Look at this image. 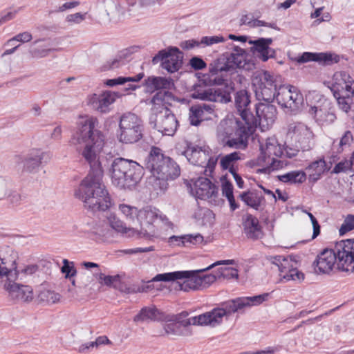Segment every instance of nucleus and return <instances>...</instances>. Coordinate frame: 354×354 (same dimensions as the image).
Returning <instances> with one entry per match:
<instances>
[{
	"label": "nucleus",
	"mask_w": 354,
	"mask_h": 354,
	"mask_svg": "<svg viewBox=\"0 0 354 354\" xmlns=\"http://www.w3.org/2000/svg\"><path fill=\"white\" fill-rule=\"evenodd\" d=\"M95 120L81 116L77 122L75 131L70 140L88 162L91 171L82 181L75 196L84 206L93 211H105L111 205V198L102 183L104 169L109 168L112 183L120 188H131L136 185L143 174V167L137 162L117 158L103 151L104 138L95 129Z\"/></svg>",
	"instance_id": "nucleus-1"
},
{
	"label": "nucleus",
	"mask_w": 354,
	"mask_h": 354,
	"mask_svg": "<svg viewBox=\"0 0 354 354\" xmlns=\"http://www.w3.org/2000/svg\"><path fill=\"white\" fill-rule=\"evenodd\" d=\"M234 102L242 120H222L217 128V136L224 145L239 149L246 146L248 138L254 131L256 120L250 111V100L245 90L236 92Z\"/></svg>",
	"instance_id": "nucleus-2"
},
{
	"label": "nucleus",
	"mask_w": 354,
	"mask_h": 354,
	"mask_svg": "<svg viewBox=\"0 0 354 354\" xmlns=\"http://www.w3.org/2000/svg\"><path fill=\"white\" fill-rule=\"evenodd\" d=\"M315 272L328 274L337 265L338 269H354V239L338 241L331 249L324 250L314 262Z\"/></svg>",
	"instance_id": "nucleus-3"
},
{
	"label": "nucleus",
	"mask_w": 354,
	"mask_h": 354,
	"mask_svg": "<svg viewBox=\"0 0 354 354\" xmlns=\"http://www.w3.org/2000/svg\"><path fill=\"white\" fill-rule=\"evenodd\" d=\"M145 167L152 174L150 183L160 193L167 189L168 180H174L180 175L179 166L156 147H151L145 160Z\"/></svg>",
	"instance_id": "nucleus-4"
},
{
	"label": "nucleus",
	"mask_w": 354,
	"mask_h": 354,
	"mask_svg": "<svg viewBox=\"0 0 354 354\" xmlns=\"http://www.w3.org/2000/svg\"><path fill=\"white\" fill-rule=\"evenodd\" d=\"M234 260H224L217 261L206 268L192 270V271H176L172 272L158 274L153 277L154 281H171L175 280H181L177 281L175 286V290L189 292L190 290H197L201 289V279L199 273L210 270L217 265H232Z\"/></svg>",
	"instance_id": "nucleus-5"
},
{
	"label": "nucleus",
	"mask_w": 354,
	"mask_h": 354,
	"mask_svg": "<svg viewBox=\"0 0 354 354\" xmlns=\"http://www.w3.org/2000/svg\"><path fill=\"white\" fill-rule=\"evenodd\" d=\"M331 91L339 109L346 113H354V80L346 72L334 74Z\"/></svg>",
	"instance_id": "nucleus-6"
},
{
	"label": "nucleus",
	"mask_w": 354,
	"mask_h": 354,
	"mask_svg": "<svg viewBox=\"0 0 354 354\" xmlns=\"http://www.w3.org/2000/svg\"><path fill=\"white\" fill-rule=\"evenodd\" d=\"M261 154L259 157V163L265 166L263 170L270 174L271 171L283 169L288 165L286 160L282 158L283 151L282 146L274 137L267 138L260 142Z\"/></svg>",
	"instance_id": "nucleus-7"
},
{
	"label": "nucleus",
	"mask_w": 354,
	"mask_h": 354,
	"mask_svg": "<svg viewBox=\"0 0 354 354\" xmlns=\"http://www.w3.org/2000/svg\"><path fill=\"white\" fill-rule=\"evenodd\" d=\"M144 127L140 117L135 113L128 112L120 116L118 140L124 144H133L142 138Z\"/></svg>",
	"instance_id": "nucleus-8"
},
{
	"label": "nucleus",
	"mask_w": 354,
	"mask_h": 354,
	"mask_svg": "<svg viewBox=\"0 0 354 354\" xmlns=\"http://www.w3.org/2000/svg\"><path fill=\"white\" fill-rule=\"evenodd\" d=\"M138 224L133 227L140 237L151 239L157 236V228L155 222L160 219L165 225L170 227L171 222L165 216L159 214V210L156 208L146 207L139 210L136 218Z\"/></svg>",
	"instance_id": "nucleus-9"
},
{
	"label": "nucleus",
	"mask_w": 354,
	"mask_h": 354,
	"mask_svg": "<svg viewBox=\"0 0 354 354\" xmlns=\"http://www.w3.org/2000/svg\"><path fill=\"white\" fill-rule=\"evenodd\" d=\"M276 100L284 112L297 115L303 109V95L293 86H280L277 90Z\"/></svg>",
	"instance_id": "nucleus-10"
},
{
	"label": "nucleus",
	"mask_w": 354,
	"mask_h": 354,
	"mask_svg": "<svg viewBox=\"0 0 354 354\" xmlns=\"http://www.w3.org/2000/svg\"><path fill=\"white\" fill-rule=\"evenodd\" d=\"M252 84L257 100L271 102L276 99L277 85L269 73H255L252 76Z\"/></svg>",
	"instance_id": "nucleus-11"
},
{
	"label": "nucleus",
	"mask_w": 354,
	"mask_h": 354,
	"mask_svg": "<svg viewBox=\"0 0 354 354\" xmlns=\"http://www.w3.org/2000/svg\"><path fill=\"white\" fill-rule=\"evenodd\" d=\"M149 124L164 135L173 136L178 127L175 115L166 106L151 108Z\"/></svg>",
	"instance_id": "nucleus-12"
},
{
	"label": "nucleus",
	"mask_w": 354,
	"mask_h": 354,
	"mask_svg": "<svg viewBox=\"0 0 354 354\" xmlns=\"http://www.w3.org/2000/svg\"><path fill=\"white\" fill-rule=\"evenodd\" d=\"M234 88L231 84L221 87H206L198 86L192 93L194 99L219 103H227L231 101V93Z\"/></svg>",
	"instance_id": "nucleus-13"
},
{
	"label": "nucleus",
	"mask_w": 354,
	"mask_h": 354,
	"mask_svg": "<svg viewBox=\"0 0 354 354\" xmlns=\"http://www.w3.org/2000/svg\"><path fill=\"white\" fill-rule=\"evenodd\" d=\"M268 260L272 264L271 268L279 272L280 281L304 279V274L295 267V263L292 259L283 256H270Z\"/></svg>",
	"instance_id": "nucleus-14"
},
{
	"label": "nucleus",
	"mask_w": 354,
	"mask_h": 354,
	"mask_svg": "<svg viewBox=\"0 0 354 354\" xmlns=\"http://www.w3.org/2000/svg\"><path fill=\"white\" fill-rule=\"evenodd\" d=\"M268 293L252 297H242L221 304L220 309L224 311V317L243 310L245 308L258 306L267 300Z\"/></svg>",
	"instance_id": "nucleus-15"
},
{
	"label": "nucleus",
	"mask_w": 354,
	"mask_h": 354,
	"mask_svg": "<svg viewBox=\"0 0 354 354\" xmlns=\"http://www.w3.org/2000/svg\"><path fill=\"white\" fill-rule=\"evenodd\" d=\"M288 133H292L298 147L304 151H309L315 146L314 133L302 122H292L288 125Z\"/></svg>",
	"instance_id": "nucleus-16"
},
{
	"label": "nucleus",
	"mask_w": 354,
	"mask_h": 354,
	"mask_svg": "<svg viewBox=\"0 0 354 354\" xmlns=\"http://www.w3.org/2000/svg\"><path fill=\"white\" fill-rule=\"evenodd\" d=\"M161 62L162 67L169 73L177 71L182 64V56L178 48L170 47L162 50L152 59L153 64Z\"/></svg>",
	"instance_id": "nucleus-17"
},
{
	"label": "nucleus",
	"mask_w": 354,
	"mask_h": 354,
	"mask_svg": "<svg viewBox=\"0 0 354 354\" xmlns=\"http://www.w3.org/2000/svg\"><path fill=\"white\" fill-rule=\"evenodd\" d=\"M119 95L117 93L106 91L100 93H93L86 98L87 105L93 109L105 113L110 111V106L114 103Z\"/></svg>",
	"instance_id": "nucleus-18"
},
{
	"label": "nucleus",
	"mask_w": 354,
	"mask_h": 354,
	"mask_svg": "<svg viewBox=\"0 0 354 354\" xmlns=\"http://www.w3.org/2000/svg\"><path fill=\"white\" fill-rule=\"evenodd\" d=\"M17 253L12 248L6 246L0 250V266L6 272L8 281H15L17 279Z\"/></svg>",
	"instance_id": "nucleus-19"
},
{
	"label": "nucleus",
	"mask_w": 354,
	"mask_h": 354,
	"mask_svg": "<svg viewBox=\"0 0 354 354\" xmlns=\"http://www.w3.org/2000/svg\"><path fill=\"white\" fill-rule=\"evenodd\" d=\"M18 160H21L23 171L29 174H35L38 171L42 161L47 162L50 160V154L38 149H33L24 156H18Z\"/></svg>",
	"instance_id": "nucleus-20"
},
{
	"label": "nucleus",
	"mask_w": 354,
	"mask_h": 354,
	"mask_svg": "<svg viewBox=\"0 0 354 354\" xmlns=\"http://www.w3.org/2000/svg\"><path fill=\"white\" fill-rule=\"evenodd\" d=\"M223 317L224 311L218 307L198 316L190 317V320L185 322V324L208 326L214 328L222 324Z\"/></svg>",
	"instance_id": "nucleus-21"
},
{
	"label": "nucleus",
	"mask_w": 354,
	"mask_h": 354,
	"mask_svg": "<svg viewBox=\"0 0 354 354\" xmlns=\"http://www.w3.org/2000/svg\"><path fill=\"white\" fill-rule=\"evenodd\" d=\"M256 124L254 129L259 125L262 129L271 126L277 118L276 107L268 103H259L256 106Z\"/></svg>",
	"instance_id": "nucleus-22"
},
{
	"label": "nucleus",
	"mask_w": 354,
	"mask_h": 354,
	"mask_svg": "<svg viewBox=\"0 0 354 354\" xmlns=\"http://www.w3.org/2000/svg\"><path fill=\"white\" fill-rule=\"evenodd\" d=\"M330 103L326 99L320 100L317 104L311 106L308 113L321 124H330L336 119L335 115L330 111Z\"/></svg>",
	"instance_id": "nucleus-23"
},
{
	"label": "nucleus",
	"mask_w": 354,
	"mask_h": 354,
	"mask_svg": "<svg viewBox=\"0 0 354 354\" xmlns=\"http://www.w3.org/2000/svg\"><path fill=\"white\" fill-rule=\"evenodd\" d=\"M171 320L169 315L165 314L153 305L142 308L139 313L133 317L135 323Z\"/></svg>",
	"instance_id": "nucleus-24"
},
{
	"label": "nucleus",
	"mask_w": 354,
	"mask_h": 354,
	"mask_svg": "<svg viewBox=\"0 0 354 354\" xmlns=\"http://www.w3.org/2000/svg\"><path fill=\"white\" fill-rule=\"evenodd\" d=\"M248 43L252 45L250 50L263 62L275 57V50L270 47L272 43V38H259L256 40H250Z\"/></svg>",
	"instance_id": "nucleus-25"
},
{
	"label": "nucleus",
	"mask_w": 354,
	"mask_h": 354,
	"mask_svg": "<svg viewBox=\"0 0 354 354\" xmlns=\"http://www.w3.org/2000/svg\"><path fill=\"white\" fill-rule=\"evenodd\" d=\"M5 288L9 292L10 297L15 300L27 302L33 299L32 288L29 286L20 285L15 281H8Z\"/></svg>",
	"instance_id": "nucleus-26"
},
{
	"label": "nucleus",
	"mask_w": 354,
	"mask_h": 354,
	"mask_svg": "<svg viewBox=\"0 0 354 354\" xmlns=\"http://www.w3.org/2000/svg\"><path fill=\"white\" fill-rule=\"evenodd\" d=\"M188 315L187 312H183L179 314L175 319L169 315L171 319L169 323H167L163 326L164 335L169 337L181 336L185 334V328L191 324H185V322L190 320V318L183 319Z\"/></svg>",
	"instance_id": "nucleus-27"
},
{
	"label": "nucleus",
	"mask_w": 354,
	"mask_h": 354,
	"mask_svg": "<svg viewBox=\"0 0 354 354\" xmlns=\"http://www.w3.org/2000/svg\"><path fill=\"white\" fill-rule=\"evenodd\" d=\"M214 111V106L212 105L203 104L192 106L189 113L190 124L198 126L202 121L209 120Z\"/></svg>",
	"instance_id": "nucleus-28"
},
{
	"label": "nucleus",
	"mask_w": 354,
	"mask_h": 354,
	"mask_svg": "<svg viewBox=\"0 0 354 354\" xmlns=\"http://www.w3.org/2000/svg\"><path fill=\"white\" fill-rule=\"evenodd\" d=\"M212 153L209 147H189L185 151V156L188 161L194 165L203 167L208 159V156Z\"/></svg>",
	"instance_id": "nucleus-29"
},
{
	"label": "nucleus",
	"mask_w": 354,
	"mask_h": 354,
	"mask_svg": "<svg viewBox=\"0 0 354 354\" xmlns=\"http://www.w3.org/2000/svg\"><path fill=\"white\" fill-rule=\"evenodd\" d=\"M193 191L196 197L206 200L217 193V188L208 178L201 177L195 181Z\"/></svg>",
	"instance_id": "nucleus-30"
},
{
	"label": "nucleus",
	"mask_w": 354,
	"mask_h": 354,
	"mask_svg": "<svg viewBox=\"0 0 354 354\" xmlns=\"http://www.w3.org/2000/svg\"><path fill=\"white\" fill-rule=\"evenodd\" d=\"M244 232L248 239L257 240L263 236L262 227L258 218L251 214H248L243 221Z\"/></svg>",
	"instance_id": "nucleus-31"
},
{
	"label": "nucleus",
	"mask_w": 354,
	"mask_h": 354,
	"mask_svg": "<svg viewBox=\"0 0 354 354\" xmlns=\"http://www.w3.org/2000/svg\"><path fill=\"white\" fill-rule=\"evenodd\" d=\"M326 162L324 158H319L310 162L306 167V176L311 183H315L319 180L322 175L328 171Z\"/></svg>",
	"instance_id": "nucleus-32"
},
{
	"label": "nucleus",
	"mask_w": 354,
	"mask_h": 354,
	"mask_svg": "<svg viewBox=\"0 0 354 354\" xmlns=\"http://www.w3.org/2000/svg\"><path fill=\"white\" fill-rule=\"evenodd\" d=\"M246 56L247 55L243 49L236 47L234 51L227 56L231 70L236 68L249 70L250 68V64L247 63Z\"/></svg>",
	"instance_id": "nucleus-33"
},
{
	"label": "nucleus",
	"mask_w": 354,
	"mask_h": 354,
	"mask_svg": "<svg viewBox=\"0 0 354 354\" xmlns=\"http://www.w3.org/2000/svg\"><path fill=\"white\" fill-rule=\"evenodd\" d=\"M310 61H315L324 64H330L333 62H337L338 59L336 56L330 53H313L306 52L298 59V62L305 63Z\"/></svg>",
	"instance_id": "nucleus-34"
},
{
	"label": "nucleus",
	"mask_w": 354,
	"mask_h": 354,
	"mask_svg": "<svg viewBox=\"0 0 354 354\" xmlns=\"http://www.w3.org/2000/svg\"><path fill=\"white\" fill-rule=\"evenodd\" d=\"M145 86L147 91L153 92L156 90L171 88L173 82L170 78L152 76L145 80Z\"/></svg>",
	"instance_id": "nucleus-35"
},
{
	"label": "nucleus",
	"mask_w": 354,
	"mask_h": 354,
	"mask_svg": "<svg viewBox=\"0 0 354 354\" xmlns=\"http://www.w3.org/2000/svg\"><path fill=\"white\" fill-rule=\"evenodd\" d=\"M203 236L200 234H185L183 236H172L169 239V242L175 245L186 246L187 244L198 245L202 243Z\"/></svg>",
	"instance_id": "nucleus-36"
},
{
	"label": "nucleus",
	"mask_w": 354,
	"mask_h": 354,
	"mask_svg": "<svg viewBox=\"0 0 354 354\" xmlns=\"http://www.w3.org/2000/svg\"><path fill=\"white\" fill-rule=\"evenodd\" d=\"M101 10L105 12L106 18L109 21L117 19L122 14L120 5L115 0H104Z\"/></svg>",
	"instance_id": "nucleus-37"
},
{
	"label": "nucleus",
	"mask_w": 354,
	"mask_h": 354,
	"mask_svg": "<svg viewBox=\"0 0 354 354\" xmlns=\"http://www.w3.org/2000/svg\"><path fill=\"white\" fill-rule=\"evenodd\" d=\"M118 209L128 222L129 226L133 228L135 224H138V220L136 218L138 216L139 210L134 206L124 203L120 204Z\"/></svg>",
	"instance_id": "nucleus-38"
},
{
	"label": "nucleus",
	"mask_w": 354,
	"mask_h": 354,
	"mask_svg": "<svg viewBox=\"0 0 354 354\" xmlns=\"http://www.w3.org/2000/svg\"><path fill=\"white\" fill-rule=\"evenodd\" d=\"M280 181L288 184H301L306 180V173L304 171H292L278 176Z\"/></svg>",
	"instance_id": "nucleus-39"
},
{
	"label": "nucleus",
	"mask_w": 354,
	"mask_h": 354,
	"mask_svg": "<svg viewBox=\"0 0 354 354\" xmlns=\"http://www.w3.org/2000/svg\"><path fill=\"white\" fill-rule=\"evenodd\" d=\"M231 67L227 56L222 55L209 64V71L212 75H216L219 72L230 71Z\"/></svg>",
	"instance_id": "nucleus-40"
},
{
	"label": "nucleus",
	"mask_w": 354,
	"mask_h": 354,
	"mask_svg": "<svg viewBox=\"0 0 354 354\" xmlns=\"http://www.w3.org/2000/svg\"><path fill=\"white\" fill-rule=\"evenodd\" d=\"M91 9V6L88 8L86 12H77L75 13L69 14L66 16L65 21L68 26L79 25L86 21L87 19H91V16L89 11Z\"/></svg>",
	"instance_id": "nucleus-41"
},
{
	"label": "nucleus",
	"mask_w": 354,
	"mask_h": 354,
	"mask_svg": "<svg viewBox=\"0 0 354 354\" xmlns=\"http://www.w3.org/2000/svg\"><path fill=\"white\" fill-rule=\"evenodd\" d=\"M222 181V194L225 196L230 205V207L232 210L236 209L238 206L235 203V199L233 195V185L228 181L225 177L221 178Z\"/></svg>",
	"instance_id": "nucleus-42"
},
{
	"label": "nucleus",
	"mask_w": 354,
	"mask_h": 354,
	"mask_svg": "<svg viewBox=\"0 0 354 354\" xmlns=\"http://www.w3.org/2000/svg\"><path fill=\"white\" fill-rule=\"evenodd\" d=\"M240 153L239 152H233L230 154H227L223 156L221 159V167L223 169H229L230 173L235 171L236 169L234 168V164L237 160L240 159Z\"/></svg>",
	"instance_id": "nucleus-43"
},
{
	"label": "nucleus",
	"mask_w": 354,
	"mask_h": 354,
	"mask_svg": "<svg viewBox=\"0 0 354 354\" xmlns=\"http://www.w3.org/2000/svg\"><path fill=\"white\" fill-rule=\"evenodd\" d=\"M143 76H144L143 73H139L134 77H119L115 78V79L107 80L105 81L104 84L108 86L112 87L115 85L123 84H124L126 82H137L140 81L143 77Z\"/></svg>",
	"instance_id": "nucleus-44"
},
{
	"label": "nucleus",
	"mask_w": 354,
	"mask_h": 354,
	"mask_svg": "<svg viewBox=\"0 0 354 354\" xmlns=\"http://www.w3.org/2000/svg\"><path fill=\"white\" fill-rule=\"evenodd\" d=\"M240 197L245 204L255 209H258L261 204V198L251 192H243Z\"/></svg>",
	"instance_id": "nucleus-45"
},
{
	"label": "nucleus",
	"mask_w": 354,
	"mask_h": 354,
	"mask_svg": "<svg viewBox=\"0 0 354 354\" xmlns=\"http://www.w3.org/2000/svg\"><path fill=\"white\" fill-rule=\"evenodd\" d=\"M108 224L109 227L119 233H127V227L126 225L115 215H111L108 218Z\"/></svg>",
	"instance_id": "nucleus-46"
},
{
	"label": "nucleus",
	"mask_w": 354,
	"mask_h": 354,
	"mask_svg": "<svg viewBox=\"0 0 354 354\" xmlns=\"http://www.w3.org/2000/svg\"><path fill=\"white\" fill-rule=\"evenodd\" d=\"M38 297L40 301L48 304H55L60 299L59 294L50 290H43L40 291Z\"/></svg>",
	"instance_id": "nucleus-47"
},
{
	"label": "nucleus",
	"mask_w": 354,
	"mask_h": 354,
	"mask_svg": "<svg viewBox=\"0 0 354 354\" xmlns=\"http://www.w3.org/2000/svg\"><path fill=\"white\" fill-rule=\"evenodd\" d=\"M93 276L96 277V279L98 280V281L100 284L106 285L107 286H113L114 283L119 281V279H120L119 275H115V276L107 275L106 276L102 272H95L93 274Z\"/></svg>",
	"instance_id": "nucleus-48"
},
{
	"label": "nucleus",
	"mask_w": 354,
	"mask_h": 354,
	"mask_svg": "<svg viewBox=\"0 0 354 354\" xmlns=\"http://www.w3.org/2000/svg\"><path fill=\"white\" fill-rule=\"evenodd\" d=\"M218 278L232 279L238 278V272L232 268H219L217 270Z\"/></svg>",
	"instance_id": "nucleus-49"
},
{
	"label": "nucleus",
	"mask_w": 354,
	"mask_h": 354,
	"mask_svg": "<svg viewBox=\"0 0 354 354\" xmlns=\"http://www.w3.org/2000/svg\"><path fill=\"white\" fill-rule=\"evenodd\" d=\"M353 230H354V215L348 214L339 228V234L344 235Z\"/></svg>",
	"instance_id": "nucleus-50"
},
{
	"label": "nucleus",
	"mask_w": 354,
	"mask_h": 354,
	"mask_svg": "<svg viewBox=\"0 0 354 354\" xmlns=\"http://www.w3.org/2000/svg\"><path fill=\"white\" fill-rule=\"evenodd\" d=\"M55 50L53 48H34L29 50L32 57L39 59L47 57L49 53Z\"/></svg>",
	"instance_id": "nucleus-51"
},
{
	"label": "nucleus",
	"mask_w": 354,
	"mask_h": 354,
	"mask_svg": "<svg viewBox=\"0 0 354 354\" xmlns=\"http://www.w3.org/2000/svg\"><path fill=\"white\" fill-rule=\"evenodd\" d=\"M223 41H225V39L221 35L205 36L202 37L201 44L205 46H211L215 44L222 43Z\"/></svg>",
	"instance_id": "nucleus-52"
},
{
	"label": "nucleus",
	"mask_w": 354,
	"mask_h": 354,
	"mask_svg": "<svg viewBox=\"0 0 354 354\" xmlns=\"http://www.w3.org/2000/svg\"><path fill=\"white\" fill-rule=\"evenodd\" d=\"M218 161L217 156H212L211 153L208 156L207 161L205 164H203V167H205V173L206 176H210V174L213 172L215 166Z\"/></svg>",
	"instance_id": "nucleus-53"
},
{
	"label": "nucleus",
	"mask_w": 354,
	"mask_h": 354,
	"mask_svg": "<svg viewBox=\"0 0 354 354\" xmlns=\"http://www.w3.org/2000/svg\"><path fill=\"white\" fill-rule=\"evenodd\" d=\"M201 279V289L206 288L213 283L218 278L217 272L216 274H205L200 276Z\"/></svg>",
	"instance_id": "nucleus-54"
},
{
	"label": "nucleus",
	"mask_w": 354,
	"mask_h": 354,
	"mask_svg": "<svg viewBox=\"0 0 354 354\" xmlns=\"http://www.w3.org/2000/svg\"><path fill=\"white\" fill-rule=\"evenodd\" d=\"M32 39V35L29 32H24L22 33H19L17 35H15L14 37L10 39L7 43L6 45H10L12 41H17L22 43H26L31 41Z\"/></svg>",
	"instance_id": "nucleus-55"
},
{
	"label": "nucleus",
	"mask_w": 354,
	"mask_h": 354,
	"mask_svg": "<svg viewBox=\"0 0 354 354\" xmlns=\"http://www.w3.org/2000/svg\"><path fill=\"white\" fill-rule=\"evenodd\" d=\"M352 165L353 164L351 159L350 160H345L344 161H341L335 166L333 172L335 174L345 172L351 169Z\"/></svg>",
	"instance_id": "nucleus-56"
},
{
	"label": "nucleus",
	"mask_w": 354,
	"mask_h": 354,
	"mask_svg": "<svg viewBox=\"0 0 354 354\" xmlns=\"http://www.w3.org/2000/svg\"><path fill=\"white\" fill-rule=\"evenodd\" d=\"M166 94V91H159L154 95L151 99V103L153 104L152 108H155L156 106H165L164 102Z\"/></svg>",
	"instance_id": "nucleus-57"
},
{
	"label": "nucleus",
	"mask_w": 354,
	"mask_h": 354,
	"mask_svg": "<svg viewBox=\"0 0 354 354\" xmlns=\"http://www.w3.org/2000/svg\"><path fill=\"white\" fill-rule=\"evenodd\" d=\"M10 183L6 179L0 177V201L6 199Z\"/></svg>",
	"instance_id": "nucleus-58"
},
{
	"label": "nucleus",
	"mask_w": 354,
	"mask_h": 354,
	"mask_svg": "<svg viewBox=\"0 0 354 354\" xmlns=\"http://www.w3.org/2000/svg\"><path fill=\"white\" fill-rule=\"evenodd\" d=\"M38 270V266L36 265H28L23 268H21L20 270H17V277L21 275L22 277H26L28 275H31L34 273H35Z\"/></svg>",
	"instance_id": "nucleus-59"
},
{
	"label": "nucleus",
	"mask_w": 354,
	"mask_h": 354,
	"mask_svg": "<svg viewBox=\"0 0 354 354\" xmlns=\"http://www.w3.org/2000/svg\"><path fill=\"white\" fill-rule=\"evenodd\" d=\"M250 27L255 28L259 26H266L273 29L279 30L275 23H267L262 20L253 19L250 21Z\"/></svg>",
	"instance_id": "nucleus-60"
},
{
	"label": "nucleus",
	"mask_w": 354,
	"mask_h": 354,
	"mask_svg": "<svg viewBox=\"0 0 354 354\" xmlns=\"http://www.w3.org/2000/svg\"><path fill=\"white\" fill-rule=\"evenodd\" d=\"M353 141V137L351 131H346L342 136L339 141V147L343 149L344 147H348Z\"/></svg>",
	"instance_id": "nucleus-61"
},
{
	"label": "nucleus",
	"mask_w": 354,
	"mask_h": 354,
	"mask_svg": "<svg viewBox=\"0 0 354 354\" xmlns=\"http://www.w3.org/2000/svg\"><path fill=\"white\" fill-rule=\"evenodd\" d=\"M63 263L62 272L66 274V277H71L76 274V270L70 265V262L67 259H64Z\"/></svg>",
	"instance_id": "nucleus-62"
},
{
	"label": "nucleus",
	"mask_w": 354,
	"mask_h": 354,
	"mask_svg": "<svg viewBox=\"0 0 354 354\" xmlns=\"http://www.w3.org/2000/svg\"><path fill=\"white\" fill-rule=\"evenodd\" d=\"M10 203L12 204H18L21 200V196L20 194L11 189V186L8 187V195L6 198Z\"/></svg>",
	"instance_id": "nucleus-63"
},
{
	"label": "nucleus",
	"mask_w": 354,
	"mask_h": 354,
	"mask_svg": "<svg viewBox=\"0 0 354 354\" xmlns=\"http://www.w3.org/2000/svg\"><path fill=\"white\" fill-rule=\"evenodd\" d=\"M108 223H102L95 228V233L100 236L104 237L109 234L110 229Z\"/></svg>",
	"instance_id": "nucleus-64"
}]
</instances>
